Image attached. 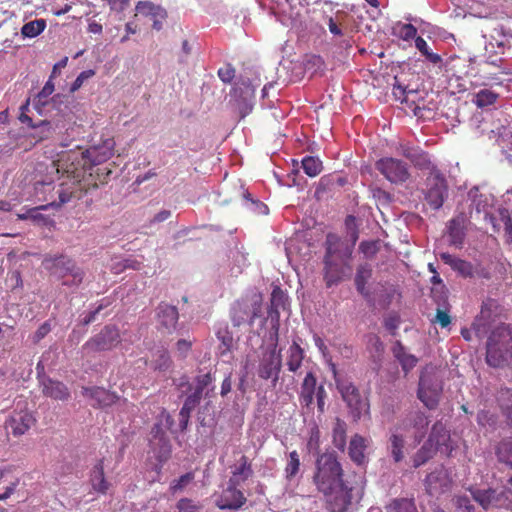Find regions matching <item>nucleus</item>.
I'll list each match as a JSON object with an SVG mask.
<instances>
[{
    "label": "nucleus",
    "mask_w": 512,
    "mask_h": 512,
    "mask_svg": "<svg viewBox=\"0 0 512 512\" xmlns=\"http://www.w3.org/2000/svg\"><path fill=\"white\" fill-rule=\"evenodd\" d=\"M115 141L112 137L102 139L98 144H94L86 150L80 147L63 152L56 162H53L57 173L62 172L56 194L58 201L55 200L50 205L61 206L73 200L81 199L91 188H97L98 182L103 183L111 173V170L105 172L102 178L99 174V168L95 171L94 167L105 163L114 155Z\"/></svg>",
    "instance_id": "nucleus-1"
},
{
    "label": "nucleus",
    "mask_w": 512,
    "mask_h": 512,
    "mask_svg": "<svg viewBox=\"0 0 512 512\" xmlns=\"http://www.w3.org/2000/svg\"><path fill=\"white\" fill-rule=\"evenodd\" d=\"M343 476L342 465L334 453L326 452L317 457L313 483L325 497H334L339 512L345 511L355 497L361 498L365 487L363 476L354 474L353 481Z\"/></svg>",
    "instance_id": "nucleus-2"
},
{
    "label": "nucleus",
    "mask_w": 512,
    "mask_h": 512,
    "mask_svg": "<svg viewBox=\"0 0 512 512\" xmlns=\"http://www.w3.org/2000/svg\"><path fill=\"white\" fill-rule=\"evenodd\" d=\"M512 361V329L499 325L492 330L487 340L486 362L489 366L505 367Z\"/></svg>",
    "instance_id": "nucleus-3"
},
{
    "label": "nucleus",
    "mask_w": 512,
    "mask_h": 512,
    "mask_svg": "<svg viewBox=\"0 0 512 512\" xmlns=\"http://www.w3.org/2000/svg\"><path fill=\"white\" fill-rule=\"evenodd\" d=\"M43 265L51 274L63 279L62 285L78 286L83 280L84 272L65 255L46 256Z\"/></svg>",
    "instance_id": "nucleus-4"
},
{
    "label": "nucleus",
    "mask_w": 512,
    "mask_h": 512,
    "mask_svg": "<svg viewBox=\"0 0 512 512\" xmlns=\"http://www.w3.org/2000/svg\"><path fill=\"white\" fill-rule=\"evenodd\" d=\"M274 342L271 347L265 349L259 359L257 368L258 376L263 380H271L273 387L276 386L282 368L281 351H277L278 326L275 327Z\"/></svg>",
    "instance_id": "nucleus-5"
},
{
    "label": "nucleus",
    "mask_w": 512,
    "mask_h": 512,
    "mask_svg": "<svg viewBox=\"0 0 512 512\" xmlns=\"http://www.w3.org/2000/svg\"><path fill=\"white\" fill-rule=\"evenodd\" d=\"M327 397L324 386H317V379L313 372H308L300 387L299 403L303 408L313 409L314 398L317 400V408L320 414L325 412V398Z\"/></svg>",
    "instance_id": "nucleus-6"
},
{
    "label": "nucleus",
    "mask_w": 512,
    "mask_h": 512,
    "mask_svg": "<svg viewBox=\"0 0 512 512\" xmlns=\"http://www.w3.org/2000/svg\"><path fill=\"white\" fill-rule=\"evenodd\" d=\"M375 169L394 185H403L411 178L409 164L398 158L382 157L375 162Z\"/></svg>",
    "instance_id": "nucleus-7"
},
{
    "label": "nucleus",
    "mask_w": 512,
    "mask_h": 512,
    "mask_svg": "<svg viewBox=\"0 0 512 512\" xmlns=\"http://www.w3.org/2000/svg\"><path fill=\"white\" fill-rule=\"evenodd\" d=\"M448 195V185L441 172L428 175L425 180L424 199L433 210L440 209Z\"/></svg>",
    "instance_id": "nucleus-8"
},
{
    "label": "nucleus",
    "mask_w": 512,
    "mask_h": 512,
    "mask_svg": "<svg viewBox=\"0 0 512 512\" xmlns=\"http://www.w3.org/2000/svg\"><path fill=\"white\" fill-rule=\"evenodd\" d=\"M443 391L441 380L435 374L423 373L419 379L417 396L430 410L435 409L440 401Z\"/></svg>",
    "instance_id": "nucleus-9"
},
{
    "label": "nucleus",
    "mask_w": 512,
    "mask_h": 512,
    "mask_svg": "<svg viewBox=\"0 0 512 512\" xmlns=\"http://www.w3.org/2000/svg\"><path fill=\"white\" fill-rule=\"evenodd\" d=\"M150 452L155 458V462L147 460V469L154 472V476L149 480L151 483L159 481L163 465L170 459L172 447L169 438H160L158 440H149Z\"/></svg>",
    "instance_id": "nucleus-10"
},
{
    "label": "nucleus",
    "mask_w": 512,
    "mask_h": 512,
    "mask_svg": "<svg viewBox=\"0 0 512 512\" xmlns=\"http://www.w3.org/2000/svg\"><path fill=\"white\" fill-rule=\"evenodd\" d=\"M121 341L119 330L115 326L107 325L98 334L90 338L83 346V351L95 353L108 351Z\"/></svg>",
    "instance_id": "nucleus-11"
},
{
    "label": "nucleus",
    "mask_w": 512,
    "mask_h": 512,
    "mask_svg": "<svg viewBox=\"0 0 512 512\" xmlns=\"http://www.w3.org/2000/svg\"><path fill=\"white\" fill-rule=\"evenodd\" d=\"M440 259L463 278H489V272L480 264L473 265L471 262L449 253H441Z\"/></svg>",
    "instance_id": "nucleus-12"
},
{
    "label": "nucleus",
    "mask_w": 512,
    "mask_h": 512,
    "mask_svg": "<svg viewBox=\"0 0 512 512\" xmlns=\"http://www.w3.org/2000/svg\"><path fill=\"white\" fill-rule=\"evenodd\" d=\"M325 245L326 252L324 257L333 258L346 265L347 268H350L349 262L353 253V245L343 242L339 236L333 233H329L326 236Z\"/></svg>",
    "instance_id": "nucleus-13"
},
{
    "label": "nucleus",
    "mask_w": 512,
    "mask_h": 512,
    "mask_svg": "<svg viewBox=\"0 0 512 512\" xmlns=\"http://www.w3.org/2000/svg\"><path fill=\"white\" fill-rule=\"evenodd\" d=\"M429 425L428 417L421 411H415L408 414L398 425L397 429L408 432L413 429V439L419 444L426 435Z\"/></svg>",
    "instance_id": "nucleus-14"
},
{
    "label": "nucleus",
    "mask_w": 512,
    "mask_h": 512,
    "mask_svg": "<svg viewBox=\"0 0 512 512\" xmlns=\"http://www.w3.org/2000/svg\"><path fill=\"white\" fill-rule=\"evenodd\" d=\"M36 423V418L26 407L15 409L6 421V428L10 429L13 436L24 435Z\"/></svg>",
    "instance_id": "nucleus-15"
},
{
    "label": "nucleus",
    "mask_w": 512,
    "mask_h": 512,
    "mask_svg": "<svg viewBox=\"0 0 512 512\" xmlns=\"http://www.w3.org/2000/svg\"><path fill=\"white\" fill-rule=\"evenodd\" d=\"M401 154L408 159L415 168L423 172H428L429 175L434 172H440L431 161L429 154L419 147L401 146Z\"/></svg>",
    "instance_id": "nucleus-16"
},
{
    "label": "nucleus",
    "mask_w": 512,
    "mask_h": 512,
    "mask_svg": "<svg viewBox=\"0 0 512 512\" xmlns=\"http://www.w3.org/2000/svg\"><path fill=\"white\" fill-rule=\"evenodd\" d=\"M238 485L228 482V486L216 500V506L221 510H239L247 501L243 492L237 488Z\"/></svg>",
    "instance_id": "nucleus-17"
},
{
    "label": "nucleus",
    "mask_w": 512,
    "mask_h": 512,
    "mask_svg": "<svg viewBox=\"0 0 512 512\" xmlns=\"http://www.w3.org/2000/svg\"><path fill=\"white\" fill-rule=\"evenodd\" d=\"M452 481L441 467L429 473L425 478L426 492L431 496L443 494L450 490Z\"/></svg>",
    "instance_id": "nucleus-18"
},
{
    "label": "nucleus",
    "mask_w": 512,
    "mask_h": 512,
    "mask_svg": "<svg viewBox=\"0 0 512 512\" xmlns=\"http://www.w3.org/2000/svg\"><path fill=\"white\" fill-rule=\"evenodd\" d=\"M504 62L503 58H498L495 60L487 59L482 64L480 71L483 73L482 78L484 79V85L489 83L501 84L498 77L499 74L512 75V68L504 65Z\"/></svg>",
    "instance_id": "nucleus-19"
},
{
    "label": "nucleus",
    "mask_w": 512,
    "mask_h": 512,
    "mask_svg": "<svg viewBox=\"0 0 512 512\" xmlns=\"http://www.w3.org/2000/svg\"><path fill=\"white\" fill-rule=\"evenodd\" d=\"M260 315V306H254L250 309L247 301H236L231 309V319L234 326L239 327L249 319V324L252 325L254 320Z\"/></svg>",
    "instance_id": "nucleus-20"
},
{
    "label": "nucleus",
    "mask_w": 512,
    "mask_h": 512,
    "mask_svg": "<svg viewBox=\"0 0 512 512\" xmlns=\"http://www.w3.org/2000/svg\"><path fill=\"white\" fill-rule=\"evenodd\" d=\"M135 10L138 14L151 18L155 30L159 31L162 29L163 21L167 18V12L163 7L151 1H139L135 6Z\"/></svg>",
    "instance_id": "nucleus-21"
},
{
    "label": "nucleus",
    "mask_w": 512,
    "mask_h": 512,
    "mask_svg": "<svg viewBox=\"0 0 512 512\" xmlns=\"http://www.w3.org/2000/svg\"><path fill=\"white\" fill-rule=\"evenodd\" d=\"M473 499L485 510L490 508H503L501 493L495 489L486 490L469 488Z\"/></svg>",
    "instance_id": "nucleus-22"
},
{
    "label": "nucleus",
    "mask_w": 512,
    "mask_h": 512,
    "mask_svg": "<svg viewBox=\"0 0 512 512\" xmlns=\"http://www.w3.org/2000/svg\"><path fill=\"white\" fill-rule=\"evenodd\" d=\"M82 393L85 397L93 400L92 406L97 408L111 406L119 399L115 393L101 387H85Z\"/></svg>",
    "instance_id": "nucleus-23"
},
{
    "label": "nucleus",
    "mask_w": 512,
    "mask_h": 512,
    "mask_svg": "<svg viewBox=\"0 0 512 512\" xmlns=\"http://www.w3.org/2000/svg\"><path fill=\"white\" fill-rule=\"evenodd\" d=\"M178 309L167 303H160L157 307V321L159 328L171 332L176 328L178 323Z\"/></svg>",
    "instance_id": "nucleus-24"
},
{
    "label": "nucleus",
    "mask_w": 512,
    "mask_h": 512,
    "mask_svg": "<svg viewBox=\"0 0 512 512\" xmlns=\"http://www.w3.org/2000/svg\"><path fill=\"white\" fill-rule=\"evenodd\" d=\"M41 385L42 393L46 397L61 401L67 400L70 397L69 389L61 381L47 377L42 380Z\"/></svg>",
    "instance_id": "nucleus-25"
},
{
    "label": "nucleus",
    "mask_w": 512,
    "mask_h": 512,
    "mask_svg": "<svg viewBox=\"0 0 512 512\" xmlns=\"http://www.w3.org/2000/svg\"><path fill=\"white\" fill-rule=\"evenodd\" d=\"M344 267L346 265L341 264L339 261L324 257V280L327 287H332L342 280Z\"/></svg>",
    "instance_id": "nucleus-26"
},
{
    "label": "nucleus",
    "mask_w": 512,
    "mask_h": 512,
    "mask_svg": "<svg viewBox=\"0 0 512 512\" xmlns=\"http://www.w3.org/2000/svg\"><path fill=\"white\" fill-rule=\"evenodd\" d=\"M90 484L92 489L100 494H106L110 483L106 480L104 472V459H99L90 472Z\"/></svg>",
    "instance_id": "nucleus-27"
},
{
    "label": "nucleus",
    "mask_w": 512,
    "mask_h": 512,
    "mask_svg": "<svg viewBox=\"0 0 512 512\" xmlns=\"http://www.w3.org/2000/svg\"><path fill=\"white\" fill-rule=\"evenodd\" d=\"M367 448V441L366 439L359 435L355 434L352 436L349 447H348V454L350 459L357 465H362L365 462V450Z\"/></svg>",
    "instance_id": "nucleus-28"
},
{
    "label": "nucleus",
    "mask_w": 512,
    "mask_h": 512,
    "mask_svg": "<svg viewBox=\"0 0 512 512\" xmlns=\"http://www.w3.org/2000/svg\"><path fill=\"white\" fill-rule=\"evenodd\" d=\"M305 357V351L300 346L298 340H293L287 350L286 366L290 372L296 373L302 366Z\"/></svg>",
    "instance_id": "nucleus-29"
},
{
    "label": "nucleus",
    "mask_w": 512,
    "mask_h": 512,
    "mask_svg": "<svg viewBox=\"0 0 512 512\" xmlns=\"http://www.w3.org/2000/svg\"><path fill=\"white\" fill-rule=\"evenodd\" d=\"M392 352L394 357L400 363L401 368L405 374L411 371L418 363L417 357L408 353L400 341H396L392 348Z\"/></svg>",
    "instance_id": "nucleus-30"
},
{
    "label": "nucleus",
    "mask_w": 512,
    "mask_h": 512,
    "mask_svg": "<svg viewBox=\"0 0 512 512\" xmlns=\"http://www.w3.org/2000/svg\"><path fill=\"white\" fill-rule=\"evenodd\" d=\"M401 432L396 427L389 437V451L395 463H399L404 459L405 439Z\"/></svg>",
    "instance_id": "nucleus-31"
},
{
    "label": "nucleus",
    "mask_w": 512,
    "mask_h": 512,
    "mask_svg": "<svg viewBox=\"0 0 512 512\" xmlns=\"http://www.w3.org/2000/svg\"><path fill=\"white\" fill-rule=\"evenodd\" d=\"M253 475V469L248 457L242 455L239 459V465L232 471V476L229 482L235 485H240Z\"/></svg>",
    "instance_id": "nucleus-32"
},
{
    "label": "nucleus",
    "mask_w": 512,
    "mask_h": 512,
    "mask_svg": "<svg viewBox=\"0 0 512 512\" xmlns=\"http://www.w3.org/2000/svg\"><path fill=\"white\" fill-rule=\"evenodd\" d=\"M372 266L368 263L360 264L357 267L355 275V286L357 291L364 297L369 296V291L366 287L368 280L372 277Z\"/></svg>",
    "instance_id": "nucleus-33"
},
{
    "label": "nucleus",
    "mask_w": 512,
    "mask_h": 512,
    "mask_svg": "<svg viewBox=\"0 0 512 512\" xmlns=\"http://www.w3.org/2000/svg\"><path fill=\"white\" fill-rule=\"evenodd\" d=\"M448 236L450 244L455 247H461L465 238V231L463 227V219L460 217L453 218L448 224Z\"/></svg>",
    "instance_id": "nucleus-34"
},
{
    "label": "nucleus",
    "mask_w": 512,
    "mask_h": 512,
    "mask_svg": "<svg viewBox=\"0 0 512 512\" xmlns=\"http://www.w3.org/2000/svg\"><path fill=\"white\" fill-rule=\"evenodd\" d=\"M332 443L338 450H345L347 444V424L340 418L335 419L332 429Z\"/></svg>",
    "instance_id": "nucleus-35"
},
{
    "label": "nucleus",
    "mask_w": 512,
    "mask_h": 512,
    "mask_svg": "<svg viewBox=\"0 0 512 512\" xmlns=\"http://www.w3.org/2000/svg\"><path fill=\"white\" fill-rule=\"evenodd\" d=\"M428 440L435 444L439 449L441 446H447L450 441V433L441 421H437L431 429Z\"/></svg>",
    "instance_id": "nucleus-36"
},
{
    "label": "nucleus",
    "mask_w": 512,
    "mask_h": 512,
    "mask_svg": "<svg viewBox=\"0 0 512 512\" xmlns=\"http://www.w3.org/2000/svg\"><path fill=\"white\" fill-rule=\"evenodd\" d=\"M438 451V448L434 443L427 439L426 442L420 447V449L413 456V466L418 468L425 464L427 461L433 458Z\"/></svg>",
    "instance_id": "nucleus-37"
},
{
    "label": "nucleus",
    "mask_w": 512,
    "mask_h": 512,
    "mask_svg": "<svg viewBox=\"0 0 512 512\" xmlns=\"http://www.w3.org/2000/svg\"><path fill=\"white\" fill-rule=\"evenodd\" d=\"M385 512H418L413 499L394 498L384 507Z\"/></svg>",
    "instance_id": "nucleus-38"
},
{
    "label": "nucleus",
    "mask_w": 512,
    "mask_h": 512,
    "mask_svg": "<svg viewBox=\"0 0 512 512\" xmlns=\"http://www.w3.org/2000/svg\"><path fill=\"white\" fill-rule=\"evenodd\" d=\"M220 344L218 346L219 354L221 356L226 355L232 351L234 346V338L232 332L229 331L227 326L220 327L216 333Z\"/></svg>",
    "instance_id": "nucleus-39"
},
{
    "label": "nucleus",
    "mask_w": 512,
    "mask_h": 512,
    "mask_svg": "<svg viewBox=\"0 0 512 512\" xmlns=\"http://www.w3.org/2000/svg\"><path fill=\"white\" fill-rule=\"evenodd\" d=\"M172 365L169 352L166 349H159L153 354L150 366L155 371L165 372Z\"/></svg>",
    "instance_id": "nucleus-40"
},
{
    "label": "nucleus",
    "mask_w": 512,
    "mask_h": 512,
    "mask_svg": "<svg viewBox=\"0 0 512 512\" xmlns=\"http://www.w3.org/2000/svg\"><path fill=\"white\" fill-rule=\"evenodd\" d=\"M341 395L344 401L351 408H358L361 403V395L359 390L351 383L342 385L340 387Z\"/></svg>",
    "instance_id": "nucleus-41"
},
{
    "label": "nucleus",
    "mask_w": 512,
    "mask_h": 512,
    "mask_svg": "<svg viewBox=\"0 0 512 512\" xmlns=\"http://www.w3.org/2000/svg\"><path fill=\"white\" fill-rule=\"evenodd\" d=\"M496 455L500 462L512 468V437L499 442L496 448Z\"/></svg>",
    "instance_id": "nucleus-42"
},
{
    "label": "nucleus",
    "mask_w": 512,
    "mask_h": 512,
    "mask_svg": "<svg viewBox=\"0 0 512 512\" xmlns=\"http://www.w3.org/2000/svg\"><path fill=\"white\" fill-rule=\"evenodd\" d=\"M46 28V21L44 19H35L25 23L21 28V34L26 38H34L40 35Z\"/></svg>",
    "instance_id": "nucleus-43"
},
{
    "label": "nucleus",
    "mask_w": 512,
    "mask_h": 512,
    "mask_svg": "<svg viewBox=\"0 0 512 512\" xmlns=\"http://www.w3.org/2000/svg\"><path fill=\"white\" fill-rule=\"evenodd\" d=\"M302 168L309 177H316L323 169L322 162L314 156H305L302 159Z\"/></svg>",
    "instance_id": "nucleus-44"
},
{
    "label": "nucleus",
    "mask_w": 512,
    "mask_h": 512,
    "mask_svg": "<svg viewBox=\"0 0 512 512\" xmlns=\"http://www.w3.org/2000/svg\"><path fill=\"white\" fill-rule=\"evenodd\" d=\"M215 381V377L211 372L205 374H199L194 379V390L193 392L203 397L204 391L210 387Z\"/></svg>",
    "instance_id": "nucleus-45"
},
{
    "label": "nucleus",
    "mask_w": 512,
    "mask_h": 512,
    "mask_svg": "<svg viewBox=\"0 0 512 512\" xmlns=\"http://www.w3.org/2000/svg\"><path fill=\"white\" fill-rule=\"evenodd\" d=\"M498 99V94L488 90L483 89L475 94V99L473 102L478 108H484L490 105H493Z\"/></svg>",
    "instance_id": "nucleus-46"
},
{
    "label": "nucleus",
    "mask_w": 512,
    "mask_h": 512,
    "mask_svg": "<svg viewBox=\"0 0 512 512\" xmlns=\"http://www.w3.org/2000/svg\"><path fill=\"white\" fill-rule=\"evenodd\" d=\"M299 470L300 457L298 452L296 450H293L289 453V459L284 469L286 479H293L298 474Z\"/></svg>",
    "instance_id": "nucleus-47"
},
{
    "label": "nucleus",
    "mask_w": 512,
    "mask_h": 512,
    "mask_svg": "<svg viewBox=\"0 0 512 512\" xmlns=\"http://www.w3.org/2000/svg\"><path fill=\"white\" fill-rule=\"evenodd\" d=\"M35 129H37V131L31 134V137L35 139L32 146L40 141L50 138L53 133L51 123L46 120L40 121L39 124L36 125Z\"/></svg>",
    "instance_id": "nucleus-48"
},
{
    "label": "nucleus",
    "mask_w": 512,
    "mask_h": 512,
    "mask_svg": "<svg viewBox=\"0 0 512 512\" xmlns=\"http://www.w3.org/2000/svg\"><path fill=\"white\" fill-rule=\"evenodd\" d=\"M380 250L379 240L362 241L359 244V251L367 259H372Z\"/></svg>",
    "instance_id": "nucleus-49"
},
{
    "label": "nucleus",
    "mask_w": 512,
    "mask_h": 512,
    "mask_svg": "<svg viewBox=\"0 0 512 512\" xmlns=\"http://www.w3.org/2000/svg\"><path fill=\"white\" fill-rule=\"evenodd\" d=\"M176 508L178 512H201L203 506L190 498H181Z\"/></svg>",
    "instance_id": "nucleus-50"
},
{
    "label": "nucleus",
    "mask_w": 512,
    "mask_h": 512,
    "mask_svg": "<svg viewBox=\"0 0 512 512\" xmlns=\"http://www.w3.org/2000/svg\"><path fill=\"white\" fill-rule=\"evenodd\" d=\"M501 221L504 226V240L508 245L512 244V218L507 210L500 213Z\"/></svg>",
    "instance_id": "nucleus-51"
},
{
    "label": "nucleus",
    "mask_w": 512,
    "mask_h": 512,
    "mask_svg": "<svg viewBox=\"0 0 512 512\" xmlns=\"http://www.w3.org/2000/svg\"><path fill=\"white\" fill-rule=\"evenodd\" d=\"M497 401L502 412L512 407V389L504 387L498 392Z\"/></svg>",
    "instance_id": "nucleus-52"
},
{
    "label": "nucleus",
    "mask_w": 512,
    "mask_h": 512,
    "mask_svg": "<svg viewBox=\"0 0 512 512\" xmlns=\"http://www.w3.org/2000/svg\"><path fill=\"white\" fill-rule=\"evenodd\" d=\"M194 479V473L187 472L171 483L170 490L172 493L183 490Z\"/></svg>",
    "instance_id": "nucleus-53"
},
{
    "label": "nucleus",
    "mask_w": 512,
    "mask_h": 512,
    "mask_svg": "<svg viewBox=\"0 0 512 512\" xmlns=\"http://www.w3.org/2000/svg\"><path fill=\"white\" fill-rule=\"evenodd\" d=\"M503 509L512 510V476L507 480L503 490L500 492Z\"/></svg>",
    "instance_id": "nucleus-54"
},
{
    "label": "nucleus",
    "mask_w": 512,
    "mask_h": 512,
    "mask_svg": "<svg viewBox=\"0 0 512 512\" xmlns=\"http://www.w3.org/2000/svg\"><path fill=\"white\" fill-rule=\"evenodd\" d=\"M286 301V295L283 290L276 286L273 288L271 293V304L275 309L283 308Z\"/></svg>",
    "instance_id": "nucleus-55"
},
{
    "label": "nucleus",
    "mask_w": 512,
    "mask_h": 512,
    "mask_svg": "<svg viewBox=\"0 0 512 512\" xmlns=\"http://www.w3.org/2000/svg\"><path fill=\"white\" fill-rule=\"evenodd\" d=\"M307 447L310 451L319 452L320 449V430L314 426L310 431V436L307 442Z\"/></svg>",
    "instance_id": "nucleus-56"
},
{
    "label": "nucleus",
    "mask_w": 512,
    "mask_h": 512,
    "mask_svg": "<svg viewBox=\"0 0 512 512\" xmlns=\"http://www.w3.org/2000/svg\"><path fill=\"white\" fill-rule=\"evenodd\" d=\"M94 74H95L94 70H91V69L82 71L77 76V78L74 80V82L72 83V85L70 87V92L74 93L77 90H79L81 88V86L83 85L84 81L91 78Z\"/></svg>",
    "instance_id": "nucleus-57"
},
{
    "label": "nucleus",
    "mask_w": 512,
    "mask_h": 512,
    "mask_svg": "<svg viewBox=\"0 0 512 512\" xmlns=\"http://www.w3.org/2000/svg\"><path fill=\"white\" fill-rule=\"evenodd\" d=\"M194 340L179 339L176 342V351L181 358H186L192 349Z\"/></svg>",
    "instance_id": "nucleus-58"
},
{
    "label": "nucleus",
    "mask_w": 512,
    "mask_h": 512,
    "mask_svg": "<svg viewBox=\"0 0 512 512\" xmlns=\"http://www.w3.org/2000/svg\"><path fill=\"white\" fill-rule=\"evenodd\" d=\"M51 331V325L49 321L44 322L39 326L34 335L32 336V341L34 344L39 343L43 338H45Z\"/></svg>",
    "instance_id": "nucleus-59"
},
{
    "label": "nucleus",
    "mask_w": 512,
    "mask_h": 512,
    "mask_svg": "<svg viewBox=\"0 0 512 512\" xmlns=\"http://www.w3.org/2000/svg\"><path fill=\"white\" fill-rule=\"evenodd\" d=\"M218 76L224 83H231L235 77V69L232 65L227 64L218 70Z\"/></svg>",
    "instance_id": "nucleus-60"
},
{
    "label": "nucleus",
    "mask_w": 512,
    "mask_h": 512,
    "mask_svg": "<svg viewBox=\"0 0 512 512\" xmlns=\"http://www.w3.org/2000/svg\"><path fill=\"white\" fill-rule=\"evenodd\" d=\"M201 399H202L201 396L192 392L190 395H188L186 397L181 409H183L185 411L192 412L196 408V406L200 403Z\"/></svg>",
    "instance_id": "nucleus-61"
},
{
    "label": "nucleus",
    "mask_w": 512,
    "mask_h": 512,
    "mask_svg": "<svg viewBox=\"0 0 512 512\" xmlns=\"http://www.w3.org/2000/svg\"><path fill=\"white\" fill-rule=\"evenodd\" d=\"M160 438H168L166 432L163 428L162 422H156L150 431V439L149 440H158Z\"/></svg>",
    "instance_id": "nucleus-62"
},
{
    "label": "nucleus",
    "mask_w": 512,
    "mask_h": 512,
    "mask_svg": "<svg viewBox=\"0 0 512 512\" xmlns=\"http://www.w3.org/2000/svg\"><path fill=\"white\" fill-rule=\"evenodd\" d=\"M457 508L462 509L466 512H473L474 506L467 496H457L455 499Z\"/></svg>",
    "instance_id": "nucleus-63"
},
{
    "label": "nucleus",
    "mask_w": 512,
    "mask_h": 512,
    "mask_svg": "<svg viewBox=\"0 0 512 512\" xmlns=\"http://www.w3.org/2000/svg\"><path fill=\"white\" fill-rule=\"evenodd\" d=\"M400 34L404 40H410L416 37L417 29L412 24H404L401 27Z\"/></svg>",
    "instance_id": "nucleus-64"
}]
</instances>
